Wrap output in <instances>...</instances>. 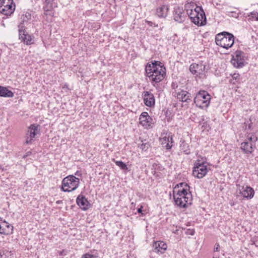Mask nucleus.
<instances>
[{"instance_id":"f257e3e1","label":"nucleus","mask_w":258,"mask_h":258,"mask_svg":"<svg viewBox=\"0 0 258 258\" xmlns=\"http://www.w3.org/2000/svg\"><path fill=\"white\" fill-rule=\"evenodd\" d=\"M173 199L175 204L180 208H185L190 205L192 196L189 191V186L185 183L177 184L173 189Z\"/></svg>"},{"instance_id":"f03ea898","label":"nucleus","mask_w":258,"mask_h":258,"mask_svg":"<svg viewBox=\"0 0 258 258\" xmlns=\"http://www.w3.org/2000/svg\"><path fill=\"white\" fill-rule=\"evenodd\" d=\"M146 75L154 87L162 81L166 76V69L158 61L147 63L145 68Z\"/></svg>"},{"instance_id":"7ed1b4c3","label":"nucleus","mask_w":258,"mask_h":258,"mask_svg":"<svg viewBox=\"0 0 258 258\" xmlns=\"http://www.w3.org/2000/svg\"><path fill=\"white\" fill-rule=\"evenodd\" d=\"M234 37L233 34L227 32H222L216 35L215 42L219 45L226 49L231 47L234 44Z\"/></svg>"},{"instance_id":"20e7f679","label":"nucleus","mask_w":258,"mask_h":258,"mask_svg":"<svg viewBox=\"0 0 258 258\" xmlns=\"http://www.w3.org/2000/svg\"><path fill=\"white\" fill-rule=\"evenodd\" d=\"M80 184L79 178L73 175H70L62 179L61 189L64 192H72L76 190Z\"/></svg>"},{"instance_id":"39448f33","label":"nucleus","mask_w":258,"mask_h":258,"mask_svg":"<svg viewBox=\"0 0 258 258\" xmlns=\"http://www.w3.org/2000/svg\"><path fill=\"white\" fill-rule=\"evenodd\" d=\"M211 96L206 91L200 90L194 98L196 106L201 108H207L210 102Z\"/></svg>"},{"instance_id":"423d86ee","label":"nucleus","mask_w":258,"mask_h":258,"mask_svg":"<svg viewBox=\"0 0 258 258\" xmlns=\"http://www.w3.org/2000/svg\"><path fill=\"white\" fill-rule=\"evenodd\" d=\"M207 164V163L205 161H201L199 159L196 160L192 170L193 176L199 179L205 176L208 171Z\"/></svg>"},{"instance_id":"0eeeda50","label":"nucleus","mask_w":258,"mask_h":258,"mask_svg":"<svg viewBox=\"0 0 258 258\" xmlns=\"http://www.w3.org/2000/svg\"><path fill=\"white\" fill-rule=\"evenodd\" d=\"M247 56L241 50H236L232 55L231 63L236 68H242L246 63Z\"/></svg>"},{"instance_id":"6e6552de","label":"nucleus","mask_w":258,"mask_h":258,"mask_svg":"<svg viewBox=\"0 0 258 258\" xmlns=\"http://www.w3.org/2000/svg\"><path fill=\"white\" fill-rule=\"evenodd\" d=\"M197 10V11H194L193 13L189 16V18L195 24L199 26H204L207 22L205 13L202 8H198Z\"/></svg>"},{"instance_id":"1a4fd4ad","label":"nucleus","mask_w":258,"mask_h":258,"mask_svg":"<svg viewBox=\"0 0 258 258\" xmlns=\"http://www.w3.org/2000/svg\"><path fill=\"white\" fill-rule=\"evenodd\" d=\"M39 125L36 124H31L27 130L25 134V141L24 144L26 145H31L35 140V136L40 132L39 128Z\"/></svg>"},{"instance_id":"9d476101","label":"nucleus","mask_w":258,"mask_h":258,"mask_svg":"<svg viewBox=\"0 0 258 258\" xmlns=\"http://www.w3.org/2000/svg\"><path fill=\"white\" fill-rule=\"evenodd\" d=\"M205 69L206 65L202 62L192 63L189 67L190 72L195 76L197 80L198 78L204 79L206 78Z\"/></svg>"},{"instance_id":"9b49d317","label":"nucleus","mask_w":258,"mask_h":258,"mask_svg":"<svg viewBox=\"0 0 258 258\" xmlns=\"http://www.w3.org/2000/svg\"><path fill=\"white\" fill-rule=\"evenodd\" d=\"M236 186L237 187V194L242 196L243 199L250 200L254 197L255 192L251 187L248 185L241 186L240 184H236Z\"/></svg>"},{"instance_id":"f8f14e48","label":"nucleus","mask_w":258,"mask_h":258,"mask_svg":"<svg viewBox=\"0 0 258 258\" xmlns=\"http://www.w3.org/2000/svg\"><path fill=\"white\" fill-rule=\"evenodd\" d=\"M187 15L184 12L182 7H176L174 8L173 12V17L175 21L181 23L185 21Z\"/></svg>"},{"instance_id":"ddd939ff","label":"nucleus","mask_w":258,"mask_h":258,"mask_svg":"<svg viewBox=\"0 0 258 258\" xmlns=\"http://www.w3.org/2000/svg\"><path fill=\"white\" fill-rule=\"evenodd\" d=\"M53 1L54 0H45V5L44 7V15L50 21H51L54 15L52 9L57 7L56 4Z\"/></svg>"},{"instance_id":"4468645a","label":"nucleus","mask_w":258,"mask_h":258,"mask_svg":"<svg viewBox=\"0 0 258 258\" xmlns=\"http://www.w3.org/2000/svg\"><path fill=\"white\" fill-rule=\"evenodd\" d=\"M15 10V5L13 0H6L3 7H0V12L8 16L13 14Z\"/></svg>"},{"instance_id":"2eb2a0df","label":"nucleus","mask_w":258,"mask_h":258,"mask_svg":"<svg viewBox=\"0 0 258 258\" xmlns=\"http://www.w3.org/2000/svg\"><path fill=\"white\" fill-rule=\"evenodd\" d=\"M140 123L145 128H150L152 127L153 119L149 115L148 112H143L139 118Z\"/></svg>"},{"instance_id":"dca6fc26","label":"nucleus","mask_w":258,"mask_h":258,"mask_svg":"<svg viewBox=\"0 0 258 258\" xmlns=\"http://www.w3.org/2000/svg\"><path fill=\"white\" fill-rule=\"evenodd\" d=\"M179 101L183 102L190 103L192 100V97L190 93L186 91L181 90L180 91L177 92V94L174 95Z\"/></svg>"},{"instance_id":"f3484780","label":"nucleus","mask_w":258,"mask_h":258,"mask_svg":"<svg viewBox=\"0 0 258 258\" xmlns=\"http://www.w3.org/2000/svg\"><path fill=\"white\" fill-rule=\"evenodd\" d=\"M144 103L148 107H153L155 105V99L153 94L149 91L143 93Z\"/></svg>"},{"instance_id":"a211bd4d","label":"nucleus","mask_w":258,"mask_h":258,"mask_svg":"<svg viewBox=\"0 0 258 258\" xmlns=\"http://www.w3.org/2000/svg\"><path fill=\"white\" fill-rule=\"evenodd\" d=\"M13 231V226L6 221L1 220L0 223V233L5 235L12 234Z\"/></svg>"},{"instance_id":"6ab92c4d","label":"nucleus","mask_w":258,"mask_h":258,"mask_svg":"<svg viewBox=\"0 0 258 258\" xmlns=\"http://www.w3.org/2000/svg\"><path fill=\"white\" fill-rule=\"evenodd\" d=\"M160 141L163 146L167 150L170 149L173 146V138L170 134H166L164 136L160 138Z\"/></svg>"},{"instance_id":"aec40b11","label":"nucleus","mask_w":258,"mask_h":258,"mask_svg":"<svg viewBox=\"0 0 258 258\" xmlns=\"http://www.w3.org/2000/svg\"><path fill=\"white\" fill-rule=\"evenodd\" d=\"M76 203L80 208L86 211L89 208L90 204L87 199L82 195H79L76 199Z\"/></svg>"},{"instance_id":"412c9836","label":"nucleus","mask_w":258,"mask_h":258,"mask_svg":"<svg viewBox=\"0 0 258 258\" xmlns=\"http://www.w3.org/2000/svg\"><path fill=\"white\" fill-rule=\"evenodd\" d=\"M153 248L154 252L162 254L164 253L167 249V244L162 241H155L153 244Z\"/></svg>"},{"instance_id":"4be33fe9","label":"nucleus","mask_w":258,"mask_h":258,"mask_svg":"<svg viewBox=\"0 0 258 258\" xmlns=\"http://www.w3.org/2000/svg\"><path fill=\"white\" fill-rule=\"evenodd\" d=\"M198 8H202L196 5L195 2H192L191 0H187L186 3L184 5L185 10L186 11V14L189 17L194 11L198 10Z\"/></svg>"},{"instance_id":"5701e85b","label":"nucleus","mask_w":258,"mask_h":258,"mask_svg":"<svg viewBox=\"0 0 258 258\" xmlns=\"http://www.w3.org/2000/svg\"><path fill=\"white\" fill-rule=\"evenodd\" d=\"M255 145L252 143L242 142L240 145V149L242 152L246 154H251L253 151Z\"/></svg>"},{"instance_id":"b1692460","label":"nucleus","mask_w":258,"mask_h":258,"mask_svg":"<svg viewBox=\"0 0 258 258\" xmlns=\"http://www.w3.org/2000/svg\"><path fill=\"white\" fill-rule=\"evenodd\" d=\"M19 38L27 45H30L33 43L31 36L27 33L26 34L25 31L20 29L19 30Z\"/></svg>"},{"instance_id":"393cba45","label":"nucleus","mask_w":258,"mask_h":258,"mask_svg":"<svg viewBox=\"0 0 258 258\" xmlns=\"http://www.w3.org/2000/svg\"><path fill=\"white\" fill-rule=\"evenodd\" d=\"M179 149L181 152L186 155H189L190 153V149L188 144L183 139H181L180 140Z\"/></svg>"},{"instance_id":"a878e982","label":"nucleus","mask_w":258,"mask_h":258,"mask_svg":"<svg viewBox=\"0 0 258 258\" xmlns=\"http://www.w3.org/2000/svg\"><path fill=\"white\" fill-rule=\"evenodd\" d=\"M169 8L167 6L163 5L156 10V15L159 18H165L168 12Z\"/></svg>"},{"instance_id":"bb28decb","label":"nucleus","mask_w":258,"mask_h":258,"mask_svg":"<svg viewBox=\"0 0 258 258\" xmlns=\"http://www.w3.org/2000/svg\"><path fill=\"white\" fill-rule=\"evenodd\" d=\"M0 96L11 98L14 96V93L6 87L0 86Z\"/></svg>"},{"instance_id":"cd10ccee","label":"nucleus","mask_w":258,"mask_h":258,"mask_svg":"<svg viewBox=\"0 0 258 258\" xmlns=\"http://www.w3.org/2000/svg\"><path fill=\"white\" fill-rule=\"evenodd\" d=\"M239 81H240V75L238 73H235L233 75H232V79L230 81L231 83L235 84L239 82Z\"/></svg>"},{"instance_id":"c85d7f7f","label":"nucleus","mask_w":258,"mask_h":258,"mask_svg":"<svg viewBox=\"0 0 258 258\" xmlns=\"http://www.w3.org/2000/svg\"><path fill=\"white\" fill-rule=\"evenodd\" d=\"M115 164L120 167L122 170H126L128 169L127 165L121 161H116L115 162Z\"/></svg>"},{"instance_id":"c756f323","label":"nucleus","mask_w":258,"mask_h":258,"mask_svg":"<svg viewBox=\"0 0 258 258\" xmlns=\"http://www.w3.org/2000/svg\"><path fill=\"white\" fill-rule=\"evenodd\" d=\"M142 151H146L150 147L149 143H142L141 144H139L138 146Z\"/></svg>"},{"instance_id":"7c9ffc66","label":"nucleus","mask_w":258,"mask_h":258,"mask_svg":"<svg viewBox=\"0 0 258 258\" xmlns=\"http://www.w3.org/2000/svg\"><path fill=\"white\" fill-rule=\"evenodd\" d=\"M256 140L257 138L254 136L252 135L250 137H248L244 142L252 143L255 145V143Z\"/></svg>"},{"instance_id":"2f4dec72","label":"nucleus","mask_w":258,"mask_h":258,"mask_svg":"<svg viewBox=\"0 0 258 258\" xmlns=\"http://www.w3.org/2000/svg\"><path fill=\"white\" fill-rule=\"evenodd\" d=\"M172 88L174 90L173 93H174V95L177 94V92L180 91L181 89L178 88V86L177 85L176 83H172Z\"/></svg>"},{"instance_id":"473e14b6","label":"nucleus","mask_w":258,"mask_h":258,"mask_svg":"<svg viewBox=\"0 0 258 258\" xmlns=\"http://www.w3.org/2000/svg\"><path fill=\"white\" fill-rule=\"evenodd\" d=\"M81 258H98V257L94 254H91L89 253H85L83 254Z\"/></svg>"},{"instance_id":"72a5a7b5","label":"nucleus","mask_w":258,"mask_h":258,"mask_svg":"<svg viewBox=\"0 0 258 258\" xmlns=\"http://www.w3.org/2000/svg\"><path fill=\"white\" fill-rule=\"evenodd\" d=\"M57 253H58V255L60 256H64L66 255H67L68 253V251L67 250H66V249H63L62 250H60V251H57Z\"/></svg>"},{"instance_id":"f704fd0d","label":"nucleus","mask_w":258,"mask_h":258,"mask_svg":"<svg viewBox=\"0 0 258 258\" xmlns=\"http://www.w3.org/2000/svg\"><path fill=\"white\" fill-rule=\"evenodd\" d=\"M31 15L29 13L26 14L25 16L24 15L22 16V19H23V22L27 21L29 19H30Z\"/></svg>"},{"instance_id":"c9c22d12","label":"nucleus","mask_w":258,"mask_h":258,"mask_svg":"<svg viewBox=\"0 0 258 258\" xmlns=\"http://www.w3.org/2000/svg\"><path fill=\"white\" fill-rule=\"evenodd\" d=\"M220 245L218 243H216L215 245V247L214 248V251H219L220 250Z\"/></svg>"},{"instance_id":"e433bc0d","label":"nucleus","mask_w":258,"mask_h":258,"mask_svg":"<svg viewBox=\"0 0 258 258\" xmlns=\"http://www.w3.org/2000/svg\"><path fill=\"white\" fill-rule=\"evenodd\" d=\"M6 0H0V7H3V6H4V3H5Z\"/></svg>"},{"instance_id":"4c0bfd02","label":"nucleus","mask_w":258,"mask_h":258,"mask_svg":"<svg viewBox=\"0 0 258 258\" xmlns=\"http://www.w3.org/2000/svg\"><path fill=\"white\" fill-rule=\"evenodd\" d=\"M142 208H143V207L141 206L140 208H139L138 209L137 211H138V213H141L142 214H142Z\"/></svg>"},{"instance_id":"58836bf2","label":"nucleus","mask_w":258,"mask_h":258,"mask_svg":"<svg viewBox=\"0 0 258 258\" xmlns=\"http://www.w3.org/2000/svg\"><path fill=\"white\" fill-rule=\"evenodd\" d=\"M251 15H256V20L258 21V13L256 12H252L251 13Z\"/></svg>"},{"instance_id":"ea45409f","label":"nucleus","mask_w":258,"mask_h":258,"mask_svg":"<svg viewBox=\"0 0 258 258\" xmlns=\"http://www.w3.org/2000/svg\"><path fill=\"white\" fill-rule=\"evenodd\" d=\"M251 17L253 19H255V20H256V15H251Z\"/></svg>"},{"instance_id":"a19ab883","label":"nucleus","mask_w":258,"mask_h":258,"mask_svg":"<svg viewBox=\"0 0 258 258\" xmlns=\"http://www.w3.org/2000/svg\"><path fill=\"white\" fill-rule=\"evenodd\" d=\"M75 175H77V176H79L81 175V174L80 173V172L79 171H77L76 173H75Z\"/></svg>"},{"instance_id":"79ce46f5","label":"nucleus","mask_w":258,"mask_h":258,"mask_svg":"<svg viewBox=\"0 0 258 258\" xmlns=\"http://www.w3.org/2000/svg\"><path fill=\"white\" fill-rule=\"evenodd\" d=\"M68 88V86L67 85H64V86L63 87V88Z\"/></svg>"},{"instance_id":"37998d69","label":"nucleus","mask_w":258,"mask_h":258,"mask_svg":"<svg viewBox=\"0 0 258 258\" xmlns=\"http://www.w3.org/2000/svg\"><path fill=\"white\" fill-rule=\"evenodd\" d=\"M254 244L256 246L258 247V243H254Z\"/></svg>"},{"instance_id":"c03bdc74","label":"nucleus","mask_w":258,"mask_h":258,"mask_svg":"<svg viewBox=\"0 0 258 258\" xmlns=\"http://www.w3.org/2000/svg\"><path fill=\"white\" fill-rule=\"evenodd\" d=\"M230 205H231V206H233V205H234V203H231H231H230Z\"/></svg>"}]
</instances>
